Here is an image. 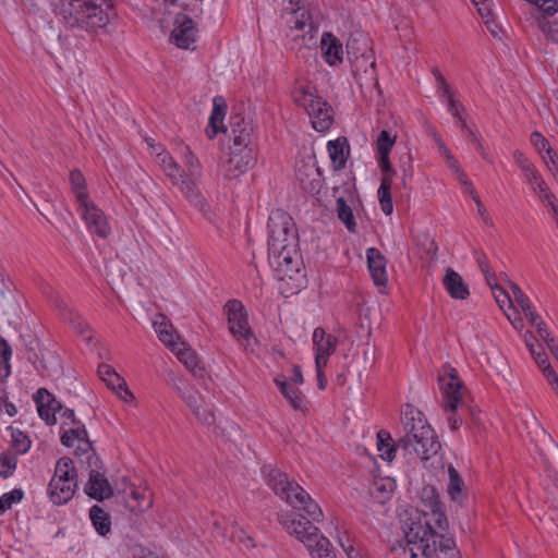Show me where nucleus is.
Here are the masks:
<instances>
[{"label":"nucleus","instance_id":"1","mask_svg":"<svg viewBox=\"0 0 558 558\" xmlns=\"http://www.w3.org/2000/svg\"><path fill=\"white\" fill-rule=\"evenodd\" d=\"M268 254L279 280H296L301 275L302 258L298 251V233L292 218L282 210L268 219Z\"/></svg>","mask_w":558,"mask_h":558},{"label":"nucleus","instance_id":"2","mask_svg":"<svg viewBox=\"0 0 558 558\" xmlns=\"http://www.w3.org/2000/svg\"><path fill=\"white\" fill-rule=\"evenodd\" d=\"M401 422L404 434L397 440V446L405 454H415L426 469L441 468V444L423 413L411 404H407Z\"/></svg>","mask_w":558,"mask_h":558},{"label":"nucleus","instance_id":"3","mask_svg":"<svg viewBox=\"0 0 558 558\" xmlns=\"http://www.w3.org/2000/svg\"><path fill=\"white\" fill-rule=\"evenodd\" d=\"M420 521L403 523L404 542L392 545L387 558H461L453 537Z\"/></svg>","mask_w":558,"mask_h":558},{"label":"nucleus","instance_id":"4","mask_svg":"<svg viewBox=\"0 0 558 558\" xmlns=\"http://www.w3.org/2000/svg\"><path fill=\"white\" fill-rule=\"evenodd\" d=\"M59 14L70 27L95 31L114 16L110 0H61Z\"/></svg>","mask_w":558,"mask_h":558},{"label":"nucleus","instance_id":"5","mask_svg":"<svg viewBox=\"0 0 558 558\" xmlns=\"http://www.w3.org/2000/svg\"><path fill=\"white\" fill-rule=\"evenodd\" d=\"M180 155L184 165V168H182L181 194L204 217L210 218V205L199 190L203 178L201 160L187 145L182 147Z\"/></svg>","mask_w":558,"mask_h":558},{"label":"nucleus","instance_id":"6","mask_svg":"<svg viewBox=\"0 0 558 558\" xmlns=\"http://www.w3.org/2000/svg\"><path fill=\"white\" fill-rule=\"evenodd\" d=\"M267 484L281 499L293 508L303 510L313 521L323 518V511L318 504L295 482H290L284 473L279 470H270L267 475Z\"/></svg>","mask_w":558,"mask_h":558},{"label":"nucleus","instance_id":"7","mask_svg":"<svg viewBox=\"0 0 558 558\" xmlns=\"http://www.w3.org/2000/svg\"><path fill=\"white\" fill-rule=\"evenodd\" d=\"M421 499L424 509L415 510L403 523H427L429 530H436L445 534L449 527L448 520L441 510L440 501L436 489L433 486H425L421 490Z\"/></svg>","mask_w":558,"mask_h":558},{"label":"nucleus","instance_id":"8","mask_svg":"<svg viewBox=\"0 0 558 558\" xmlns=\"http://www.w3.org/2000/svg\"><path fill=\"white\" fill-rule=\"evenodd\" d=\"M438 381L444 392V409L451 412L448 423L452 430H457L462 424V420L453 412L464 404L463 387L453 368H449L448 373L440 375Z\"/></svg>","mask_w":558,"mask_h":558},{"label":"nucleus","instance_id":"9","mask_svg":"<svg viewBox=\"0 0 558 558\" xmlns=\"http://www.w3.org/2000/svg\"><path fill=\"white\" fill-rule=\"evenodd\" d=\"M357 41L355 38H351L347 44L348 54L351 56L354 44ZM361 41L364 45V50L360 56L350 57L352 63L353 75L361 87L377 86V78L375 73V62L371 60L369 56H366L367 50V38L361 36Z\"/></svg>","mask_w":558,"mask_h":558},{"label":"nucleus","instance_id":"10","mask_svg":"<svg viewBox=\"0 0 558 558\" xmlns=\"http://www.w3.org/2000/svg\"><path fill=\"white\" fill-rule=\"evenodd\" d=\"M225 310L228 316L229 330L238 342L247 348L253 332L248 326L244 306L238 300H230L226 303Z\"/></svg>","mask_w":558,"mask_h":558},{"label":"nucleus","instance_id":"11","mask_svg":"<svg viewBox=\"0 0 558 558\" xmlns=\"http://www.w3.org/2000/svg\"><path fill=\"white\" fill-rule=\"evenodd\" d=\"M279 522L286 531L294 535L306 547H312L311 539H314L319 529L302 514L284 512L279 514Z\"/></svg>","mask_w":558,"mask_h":558},{"label":"nucleus","instance_id":"12","mask_svg":"<svg viewBox=\"0 0 558 558\" xmlns=\"http://www.w3.org/2000/svg\"><path fill=\"white\" fill-rule=\"evenodd\" d=\"M255 161L254 147H230V155L223 167L225 177L235 179L252 168Z\"/></svg>","mask_w":558,"mask_h":558},{"label":"nucleus","instance_id":"13","mask_svg":"<svg viewBox=\"0 0 558 558\" xmlns=\"http://www.w3.org/2000/svg\"><path fill=\"white\" fill-rule=\"evenodd\" d=\"M80 211L90 232L104 239L109 236L111 228L107 217L90 199L80 204Z\"/></svg>","mask_w":558,"mask_h":558},{"label":"nucleus","instance_id":"14","mask_svg":"<svg viewBox=\"0 0 558 558\" xmlns=\"http://www.w3.org/2000/svg\"><path fill=\"white\" fill-rule=\"evenodd\" d=\"M338 344V339L317 327L313 332V347L315 350V367H326L329 356L333 354Z\"/></svg>","mask_w":558,"mask_h":558},{"label":"nucleus","instance_id":"15","mask_svg":"<svg viewBox=\"0 0 558 558\" xmlns=\"http://www.w3.org/2000/svg\"><path fill=\"white\" fill-rule=\"evenodd\" d=\"M186 405L192 410L196 418L205 425H213L215 415L211 408L205 402L202 395L193 387L179 390Z\"/></svg>","mask_w":558,"mask_h":558},{"label":"nucleus","instance_id":"16","mask_svg":"<svg viewBox=\"0 0 558 558\" xmlns=\"http://www.w3.org/2000/svg\"><path fill=\"white\" fill-rule=\"evenodd\" d=\"M98 375L107 387L112 390L122 401L133 402L134 395L129 390L126 381L110 365L101 364L98 367Z\"/></svg>","mask_w":558,"mask_h":558},{"label":"nucleus","instance_id":"17","mask_svg":"<svg viewBox=\"0 0 558 558\" xmlns=\"http://www.w3.org/2000/svg\"><path fill=\"white\" fill-rule=\"evenodd\" d=\"M34 401L39 416L48 425H54L57 423V413L63 410L62 404L45 388H40L34 395Z\"/></svg>","mask_w":558,"mask_h":558},{"label":"nucleus","instance_id":"18","mask_svg":"<svg viewBox=\"0 0 558 558\" xmlns=\"http://www.w3.org/2000/svg\"><path fill=\"white\" fill-rule=\"evenodd\" d=\"M195 39L196 31L193 20L185 14H179L174 21L171 40L179 48L187 49L195 43Z\"/></svg>","mask_w":558,"mask_h":558},{"label":"nucleus","instance_id":"19","mask_svg":"<svg viewBox=\"0 0 558 558\" xmlns=\"http://www.w3.org/2000/svg\"><path fill=\"white\" fill-rule=\"evenodd\" d=\"M230 136L232 137L231 147H253V124L246 121L241 114H232L229 120Z\"/></svg>","mask_w":558,"mask_h":558},{"label":"nucleus","instance_id":"20","mask_svg":"<svg viewBox=\"0 0 558 558\" xmlns=\"http://www.w3.org/2000/svg\"><path fill=\"white\" fill-rule=\"evenodd\" d=\"M170 350L195 378L204 377L205 367L197 353L186 342L180 340Z\"/></svg>","mask_w":558,"mask_h":558},{"label":"nucleus","instance_id":"21","mask_svg":"<svg viewBox=\"0 0 558 558\" xmlns=\"http://www.w3.org/2000/svg\"><path fill=\"white\" fill-rule=\"evenodd\" d=\"M85 493L93 499L101 501L113 495V488L110 485L105 472L92 469L88 482L85 486Z\"/></svg>","mask_w":558,"mask_h":558},{"label":"nucleus","instance_id":"22","mask_svg":"<svg viewBox=\"0 0 558 558\" xmlns=\"http://www.w3.org/2000/svg\"><path fill=\"white\" fill-rule=\"evenodd\" d=\"M156 151V162L163 171L166 177L171 181L172 185L181 192L182 167L162 146H158Z\"/></svg>","mask_w":558,"mask_h":558},{"label":"nucleus","instance_id":"23","mask_svg":"<svg viewBox=\"0 0 558 558\" xmlns=\"http://www.w3.org/2000/svg\"><path fill=\"white\" fill-rule=\"evenodd\" d=\"M368 269L372 276L374 283L377 287H386L388 281L387 270H386V257L381 254V252L376 247H369L366 251Z\"/></svg>","mask_w":558,"mask_h":558},{"label":"nucleus","instance_id":"24","mask_svg":"<svg viewBox=\"0 0 558 558\" xmlns=\"http://www.w3.org/2000/svg\"><path fill=\"white\" fill-rule=\"evenodd\" d=\"M308 116L312 119L313 128L318 132H325L330 129L333 122L331 106L324 99L319 100L308 109Z\"/></svg>","mask_w":558,"mask_h":558},{"label":"nucleus","instance_id":"25","mask_svg":"<svg viewBox=\"0 0 558 558\" xmlns=\"http://www.w3.org/2000/svg\"><path fill=\"white\" fill-rule=\"evenodd\" d=\"M442 284L449 295L454 300H466L470 290L463 278L452 268H446Z\"/></svg>","mask_w":558,"mask_h":558},{"label":"nucleus","instance_id":"26","mask_svg":"<svg viewBox=\"0 0 558 558\" xmlns=\"http://www.w3.org/2000/svg\"><path fill=\"white\" fill-rule=\"evenodd\" d=\"M27 360L34 364L43 376L53 377L61 373L60 361L52 352L43 354L39 364H37L38 355L33 348H29Z\"/></svg>","mask_w":558,"mask_h":558},{"label":"nucleus","instance_id":"27","mask_svg":"<svg viewBox=\"0 0 558 558\" xmlns=\"http://www.w3.org/2000/svg\"><path fill=\"white\" fill-rule=\"evenodd\" d=\"M322 52L325 61L331 65H338L343 60L341 41L331 33H324L320 40Z\"/></svg>","mask_w":558,"mask_h":558},{"label":"nucleus","instance_id":"28","mask_svg":"<svg viewBox=\"0 0 558 558\" xmlns=\"http://www.w3.org/2000/svg\"><path fill=\"white\" fill-rule=\"evenodd\" d=\"M527 183L532 186L534 192L539 194V198L549 208L553 217L558 226V205L555 203V195L550 192L548 185L543 180L538 171L534 173V178H527Z\"/></svg>","mask_w":558,"mask_h":558},{"label":"nucleus","instance_id":"29","mask_svg":"<svg viewBox=\"0 0 558 558\" xmlns=\"http://www.w3.org/2000/svg\"><path fill=\"white\" fill-rule=\"evenodd\" d=\"M124 494L125 507L132 512H144L153 505L151 496L146 490L130 487L129 492L125 490Z\"/></svg>","mask_w":558,"mask_h":558},{"label":"nucleus","instance_id":"30","mask_svg":"<svg viewBox=\"0 0 558 558\" xmlns=\"http://www.w3.org/2000/svg\"><path fill=\"white\" fill-rule=\"evenodd\" d=\"M77 487V482L60 481L57 484L56 480L51 478L48 486V492L53 504L63 505L72 499Z\"/></svg>","mask_w":558,"mask_h":558},{"label":"nucleus","instance_id":"31","mask_svg":"<svg viewBox=\"0 0 558 558\" xmlns=\"http://www.w3.org/2000/svg\"><path fill=\"white\" fill-rule=\"evenodd\" d=\"M75 441L78 442L76 451L86 452L92 449L90 441L87 438V430L80 424L76 427H71L61 436V442L66 447H74Z\"/></svg>","mask_w":558,"mask_h":558},{"label":"nucleus","instance_id":"32","mask_svg":"<svg viewBox=\"0 0 558 558\" xmlns=\"http://www.w3.org/2000/svg\"><path fill=\"white\" fill-rule=\"evenodd\" d=\"M327 149L335 170H341L345 167L349 156V146L345 138H337L328 142Z\"/></svg>","mask_w":558,"mask_h":558},{"label":"nucleus","instance_id":"33","mask_svg":"<svg viewBox=\"0 0 558 558\" xmlns=\"http://www.w3.org/2000/svg\"><path fill=\"white\" fill-rule=\"evenodd\" d=\"M396 489V481L391 477H377L369 487L371 496L378 502L384 504L390 499Z\"/></svg>","mask_w":558,"mask_h":558},{"label":"nucleus","instance_id":"34","mask_svg":"<svg viewBox=\"0 0 558 558\" xmlns=\"http://www.w3.org/2000/svg\"><path fill=\"white\" fill-rule=\"evenodd\" d=\"M153 325L159 340L169 349L181 340L180 337H175L174 329L165 315H158Z\"/></svg>","mask_w":558,"mask_h":558},{"label":"nucleus","instance_id":"35","mask_svg":"<svg viewBox=\"0 0 558 558\" xmlns=\"http://www.w3.org/2000/svg\"><path fill=\"white\" fill-rule=\"evenodd\" d=\"M275 383L293 409L303 410L304 396L299 389L292 387L283 376L277 377Z\"/></svg>","mask_w":558,"mask_h":558},{"label":"nucleus","instance_id":"36","mask_svg":"<svg viewBox=\"0 0 558 558\" xmlns=\"http://www.w3.org/2000/svg\"><path fill=\"white\" fill-rule=\"evenodd\" d=\"M221 98L214 99V108L209 118V124L206 129L207 136L209 138H214L219 131L227 132V129L223 128L222 121L225 116V104H220Z\"/></svg>","mask_w":558,"mask_h":558},{"label":"nucleus","instance_id":"37","mask_svg":"<svg viewBox=\"0 0 558 558\" xmlns=\"http://www.w3.org/2000/svg\"><path fill=\"white\" fill-rule=\"evenodd\" d=\"M294 102L303 107L307 112L319 100V96L316 95V90L313 86L300 85L296 86L292 93Z\"/></svg>","mask_w":558,"mask_h":558},{"label":"nucleus","instance_id":"38","mask_svg":"<svg viewBox=\"0 0 558 558\" xmlns=\"http://www.w3.org/2000/svg\"><path fill=\"white\" fill-rule=\"evenodd\" d=\"M52 478L56 480L57 484L60 481L77 482V472L73 460L68 457L60 458L56 464Z\"/></svg>","mask_w":558,"mask_h":558},{"label":"nucleus","instance_id":"39","mask_svg":"<svg viewBox=\"0 0 558 558\" xmlns=\"http://www.w3.org/2000/svg\"><path fill=\"white\" fill-rule=\"evenodd\" d=\"M312 547H307L313 558H336L333 547L329 539L319 532L314 539H311Z\"/></svg>","mask_w":558,"mask_h":558},{"label":"nucleus","instance_id":"40","mask_svg":"<svg viewBox=\"0 0 558 558\" xmlns=\"http://www.w3.org/2000/svg\"><path fill=\"white\" fill-rule=\"evenodd\" d=\"M89 518L99 535L105 536L111 531L110 515L101 507L93 506L89 509Z\"/></svg>","mask_w":558,"mask_h":558},{"label":"nucleus","instance_id":"41","mask_svg":"<svg viewBox=\"0 0 558 558\" xmlns=\"http://www.w3.org/2000/svg\"><path fill=\"white\" fill-rule=\"evenodd\" d=\"M400 449L396 444H392L390 433L381 429L377 433V450L383 460L391 462L396 457V451Z\"/></svg>","mask_w":558,"mask_h":558},{"label":"nucleus","instance_id":"42","mask_svg":"<svg viewBox=\"0 0 558 558\" xmlns=\"http://www.w3.org/2000/svg\"><path fill=\"white\" fill-rule=\"evenodd\" d=\"M391 175H383L380 186L378 189V198L383 213L390 215L393 210L392 198H391Z\"/></svg>","mask_w":558,"mask_h":558},{"label":"nucleus","instance_id":"43","mask_svg":"<svg viewBox=\"0 0 558 558\" xmlns=\"http://www.w3.org/2000/svg\"><path fill=\"white\" fill-rule=\"evenodd\" d=\"M336 210L338 219L343 222L348 231L352 233L356 232V222L353 211L343 197H339L336 201Z\"/></svg>","mask_w":558,"mask_h":558},{"label":"nucleus","instance_id":"44","mask_svg":"<svg viewBox=\"0 0 558 558\" xmlns=\"http://www.w3.org/2000/svg\"><path fill=\"white\" fill-rule=\"evenodd\" d=\"M70 182L80 204L89 199L86 192V181L80 170L75 169L70 173Z\"/></svg>","mask_w":558,"mask_h":558},{"label":"nucleus","instance_id":"45","mask_svg":"<svg viewBox=\"0 0 558 558\" xmlns=\"http://www.w3.org/2000/svg\"><path fill=\"white\" fill-rule=\"evenodd\" d=\"M301 31L305 32V34L302 35L303 39H305V35H308V40L313 41L314 32H316V28L314 27L312 17L308 13L302 12L300 16H295L294 24L291 27V32L294 33Z\"/></svg>","mask_w":558,"mask_h":558},{"label":"nucleus","instance_id":"46","mask_svg":"<svg viewBox=\"0 0 558 558\" xmlns=\"http://www.w3.org/2000/svg\"><path fill=\"white\" fill-rule=\"evenodd\" d=\"M448 474H449L448 493H449L451 499L458 500L462 496L463 480L460 476L459 472L452 465H449Z\"/></svg>","mask_w":558,"mask_h":558},{"label":"nucleus","instance_id":"47","mask_svg":"<svg viewBox=\"0 0 558 558\" xmlns=\"http://www.w3.org/2000/svg\"><path fill=\"white\" fill-rule=\"evenodd\" d=\"M12 437V444H11V451L15 452L17 454H23L28 451L31 448V440L28 437L19 429H13L11 432Z\"/></svg>","mask_w":558,"mask_h":558},{"label":"nucleus","instance_id":"48","mask_svg":"<svg viewBox=\"0 0 558 558\" xmlns=\"http://www.w3.org/2000/svg\"><path fill=\"white\" fill-rule=\"evenodd\" d=\"M17 464V453L8 451L0 458V475L3 477L10 476L15 470Z\"/></svg>","mask_w":558,"mask_h":558},{"label":"nucleus","instance_id":"49","mask_svg":"<svg viewBox=\"0 0 558 558\" xmlns=\"http://www.w3.org/2000/svg\"><path fill=\"white\" fill-rule=\"evenodd\" d=\"M514 160L517 165L520 167L521 171L525 179L534 178V173L537 171L536 168L529 161V159L521 153L520 150H515L513 153Z\"/></svg>","mask_w":558,"mask_h":558},{"label":"nucleus","instance_id":"50","mask_svg":"<svg viewBox=\"0 0 558 558\" xmlns=\"http://www.w3.org/2000/svg\"><path fill=\"white\" fill-rule=\"evenodd\" d=\"M22 498L23 492L21 489H13L10 493L3 494L0 497V514L10 509L13 504L21 501Z\"/></svg>","mask_w":558,"mask_h":558},{"label":"nucleus","instance_id":"51","mask_svg":"<svg viewBox=\"0 0 558 558\" xmlns=\"http://www.w3.org/2000/svg\"><path fill=\"white\" fill-rule=\"evenodd\" d=\"M492 291L500 310L506 312V306L511 308L512 301L506 290H504L499 284H495L493 286Z\"/></svg>","mask_w":558,"mask_h":558},{"label":"nucleus","instance_id":"52","mask_svg":"<svg viewBox=\"0 0 558 558\" xmlns=\"http://www.w3.org/2000/svg\"><path fill=\"white\" fill-rule=\"evenodd\" d=\"M396 137L391 136L390 133L386 130H383L377 138V149L378 153H385L389 154L393 144H395Z\"/></svg>","mask_w":558,"mask_h":558},{"label":"nucleus","instance_id":"53","mask_svg":"<svg viewBox=\"0 0 558 558\" xmlns=\"http://www.w3.org/2000/svg\"><path fill=\"white\" fill-rule=\"evenodd\" d=\"M513 298L522 311H527L532 306L527 295L520 289V287L513 282L510 283Z\"/></svg>","mask_w":558,"mask_h":558},{"label":"nucleus","instance_id":"54","mask_svg":"<svg viewBox=\"0 0 558 558\" xmlns=\"http://www.w3.org/2000/svg\"><path fill=\"white\" fill-rule=\"evenodd\" d=\"M68 320L77 333L85 335L88 331L87 323L77 313L70 311Z\"/></svg>","mask_w":558,"mask_h":558},{"label":"nucleus","instance_id":"55","mask_svg":"<svg viewBox=\"0 0 558 558\" xmlns=\"http://www.w3.org/2000/svg\"><path fill=\"white\" fill-rule=\"evenodd\" d=\"M12 351L9 343L4 339H0V359L3 363V368L5 371V376L9 375V361L11 357Z\"/></svg>","mask_w":558,"mask_h":558},{"label":"nucleus","instance_id":"56","mask_svg":"<svg viewBox=\"0 0 558 558\" xmlns=\"http://www.w3.org/2000/svg\"><path fill=\"white\" fill-rule=\"evenodd\" d=\"M531 143L539 154L543 150L547 153V149L551 148L548 141L539 132H533L531 134Z\"/></svg>","mask_w":558,"mask_h":558},{"label":"nucleus","instance_id":"57","mask_svg":"<svg viewBox=\"0 0 558 558\" xmlns=\"http://www.w3.org/2000/svg\"><path fill=\"white\" fill-rule=\"evenodd\" d=\"M448 102V110L451 113L452 117L459 119L462 117V113L464 112V107L462 104H460L454 96H450V99Z\"/></svg>","mask_w":558,"mask_h":558},{"label":"nucleus","instance_id":"58","mask_svg":"<svg viewBox=\"0 0 558 558\" xmlns=\"http://www.w3.org/2000/svg\"><path fill=\"white\" fill-rule=\"evenodd\" d=\"M232 541L242 543L246 548H254L255 543L253 538L244 531L240 530L232 535Z\"/></svg>","mask_w":558,"mask_h":558},{"label":"nucleus","instance_id":"59","mask_svg":"<svg viewBox=\"0 0 558 558\" xmlns=\"http://www.w3.org/2000/svg\"><path fill=\"white\" fill-rule=\"evenodd\" d=\"M473 4L477 8L478 14L482 17H488L492 15V8L488 0H471Z\"/></svg>","mask_w":558,"mask_h":558},{"label":"nucleus","instance_id":"60","mask_svg":"<svg viewBox=\"0 0 558 558\" xmlns=\"http://www.w3.org/2000/svg\"><path fill=\"white\" fill-rule=\"evenodd\" d=\"M471 197L474 201V203L476 204L478 214L484 219V221L486 223H488L489 222V217L487 216L486 209H485V207H484L480 196L477 195V193L475 191H471Z\"/></svg>","mask_w":558,"mask_h":558},{"label":"nucleus","instance_id":"61","mask_svg":"<svg viewBox=\"0 0 558 558\" xmlns=\"http://www.w3.org/2000/svg\"><path fill=\"white\" fill-rule=\"evenodd\" d=\"M379 162H380V167L384 171V175H393V170L391 168V163H390V160H389V154H385V153H379Z\"/></svg>","mask_w":558,"mask_h":558},{"label":"nucleus","instance_id":"62","mask_svg":"<svg viewBox=\"0 0 558 558\" xmlns=\"http://www.w3.org/2000/svg\"><path fill=\"white\" fill-rule=\"evenodd\" d=\"M543 373L548 379L551 387L556 390L558 388V376L554 372L550 365H545L543 368Z\"/></svg>","mask_w":558,"mask_h":558},{"label":"nucleus","instance_id":"63","mask_svg":"<svg viewBox=\"0 0 558 558\" xmlns=\"http://www.w3.org/2000/svg\"><path fill=\"white\" fill-rule=\"evenodd\" d=\"M543 373L548 379L551 387L556 390L558 388V376L554 372L550 365H545L543 368Z\"/></svg>","mask_w":558,"mask_h":558},{"label":"nucleus","instance_id":"64","mask_svg":"<svg viewBox=\"0 0 558 558\" xmlns=\"http://www.w3.org/2000/svg\"><path fill=\"white\" fill-rule=\"evenodd\" d=\"M547 158L544 157L545 162L549 169H555V171L558 170V156L557 154L551 149H547Z\"/></svg>","mask_w":558,"mask_h":558}]
</instances>
